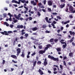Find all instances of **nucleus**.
Listing matches in <instances>:
<instances>
[{
  "mask_svg": "<svg viewBox=\"0 0 75 75\" xmlns=\"http://www.w3.org/2000/svg\"><path fill=\"white\" fill-rule=\"evenodd\" d=\"M48 58L50 59H52V60H53L54 61H59V59L58 58H54V57L51 56L50 55H49L48 56Z\"/></svg>",
  "mask_w": 75,
  "mask_h": 75,
  "instance_id": "nucleus-1",
  "label": "nucleus"
},
{
  "mask_svg": "<svg viewBox=\"0 0 75 75\" xmlns=\"http://www.w3.org/2000/svg\"><path fill=\"white\" fill-rule=\"evenodd\" d=\"M9 34H11V33H13V32L11 31H8V32H7L6 31H4V32H2L1 33L2 34H3V35H8Z\"/></svg>",
  "mask_w": 75,
  "mask_h": 75,
  "instance_id": "nucleus-2",
  "label": "nucleus"
},
{
  "mask_svg": "<svg viewBox=\"0 0 75 75\" xmlns=\"http://www.w3.org/2000/svg\"><path fill=\"white\" fill-rule=\"evenodd\" d=\"M16 51H17V55H18L21 52V49L20 48H18L17 49Z\"/></svg>",
  "mask_w": 75,
  "mask_h": 75,
  "instance_id": "nucleus-3",
  "label": "nucleus"
},
{
  "mask_svg": "<svg viewBox=\"0 0 75 75\" xmlns=\"http://www.w3.org/2000/svg\"><path fill=\"white\" fill-rule=\"evenodd\" d=\"M52 1H51L50 0H49L47 2V4L48 6H51L52 5Z\"/></svg>",
  "mask_w": 75,
  "mask_h": 75,
  "instance_id": "nucleus-4",
  "label": "nucleus"
},
{
  "mask_svg": "<svg viewBox=\"0 0 75 75\" xmlns=\"http://www.w3.org/2000/svg\"><path fill=\"white\" fill-rule=\"evenodd\" d=\"M69 10L70 11H74V7L71 5L69 6Z\"/></svg>",
  "mask_w": 75,
  "mask_h": 75,
  "instance_id": "nucleus-5",
  "label": "nucleus"
},
{
  "mask_svg": "<svg viewBox=\"0 0 75 75\" xmlns=\"http://www.w3.org/2000/svg\"><path fill=\"white\" fill-rule=\"evenodd\" d=\"M45 50H41L39 52V53L40 54H43L44 53H45Z\"/></svg>",
  "mask_w": 75,
  "mask_h": 75,
  "instance_id": "nucleus-6",
  "label": "nucleus"
},
{
  "mask_svg": "<svg viewBox=\"0 0 75 75\" xmlns=\"http://www.w3.org/2000/svg\"><path fill=\"white\" fill-rule=\"evenodd\" d=\"M38 72H39L40 75H43V74H44V73L41 69H39Z\"/></svg>",
  "mask_w": 75,
  "mask_h": 75,
  "instance_id": "nucleus-7",
  "label": "nucleus"
},
{
  "mask_svg": "<svg viewBox=\"0 0 75 75\" xmlns=\"http://www.w3.org/2000/svg\"><path fill=\"white\" fill-rule=\"evenodd\" d=\"M17 28H24V26L22 25H17Z\"/></svg>",
  "mask_w": 75,
  "mask_h": 75,
  "instance_id": "nucleus-8",
  "label": "nucleus"
},
{
  "mask_svg": "<svg viewBox=\"0 0 75 75\" xmlns=\"http://www.w3.org/2000/svg\"><path fill=\"white\" fill-rule=\"evenodd\" d=\"M69 32L70 33V35H73V36H75V33L74 32H72V31H70Z\"/></svg>",
  "mask_w": 75,
  "mask_h": 75,
  "instance_id": "nucleus-9",
  "label": "nucleus"
},
{
  "mask_svg": "<svg viewBox=\"0 0 75 75\" xmlns=\"http://www.w3.org/2000/svg\"><path fill=\"white\" fill-rule=\"evenodd\" d=\"M32 30L33 31H37L38 30V28L37 27H35L32 28Z\"/></svg>",
  "mask_w": 75,
  "mask_h": 75,
  "instance_id": "nucleus-10",
  "label": "nucleus"
},
{
  "mask_svg": "<svg viewBox=\"0 0 75 75\" xmlns=\"http://www.w3.org/2000/svg\"><path fill=\"white\" fill-rule=\"evenodd\" d=\"M45 20L47 21V23H51V22L50 21H49V20L48 19V17H47L45 18Z\"/></svg>",
  "mask_w": 75,
  "mask_h": 75,
  "instance_id": "nucleus-11",
  "label": "nucleus"
},
{
  "mask_svg": "<svg viewBox=\"0 0 75 75\" xmlns=\"http://www.w3.org/2000/svg\"><path fill=\"white\" fill-rule=\"evenodd\" d=\"M65 4H64L63 5L62 4L61 5H60L59 7L61 8H63L65 7Z\"/></svg>",
  "mask_w": 75,
  "mask_h": 75,
  "instance_id": "nucleus-12",
  "label": "nucleus"
},
{
  "mask_svg": "<svg viewBox=\"0 0 75 75\" xmlns=\"http://www.w3.org/2000/svg\"><path fill=\"white\" fill-rule=\"evenodd\" d=\"M21 17V14L19 13V14L18 15L17 17V19L18 20H20V18Z\"/></svg>",
  "mask_w": 75,
  "mask_h": 75,
  "instance_id": "nucleus-13",
  "label": "nucleus"
},
{
  "mask_svg": "<svg viewBox=\"0 0 75 75\" xmlns=\"http://www.w3.org/2000/svg\"><path fill=\"white\" fill-rule=\"evenodd\" d=\"M11 57H12V58H14V59H16V58H17V57L16 56L14 55H11Z\"/></svg>",
  "mask_w": 75,
  "mask_h": 75,
  "instance_id": "nucleus-14",
  "label": "nucleus"
},
{
  "mask_svg": "<svg viewBox=\"0 0 75 75\" xmlns=\"http://www.w3.org/2000/svg\"><path fill=\"white\" fill-rule=\"evenodd\" d=\"M69 57H73V53L72 52H71L69 54Z\"/></svg>",
  "mask_w": 75,
  "mask_h": 75,
  "instance_id": "nucleus-15",
  "label": "nucleus"
},
{
  "mask_svg": "<svg viewBox=\"0 0 75 75\" xmlns=\"http://www.w3.org/2000/svg\"><path fill=\"white\" fill-rule=\"evenodd\" d=\"M44 66H46L47 65L48 63H47V61H45L44 62Z\"/></svg>",
  "mask_w": 75,
  "mask_h": 75,
  "instance_id": "nucleus-16",
  "label": "nucleus"
},
{
  "mask_svg": "<svg viewBox=\"0 0 75 75\" xmlns=\"http://www.w3.org/2000/svg\"><path fill=\"white\" fill-rule=\"evenodd\" d=\"M56 50H57L58 52H60L61 51V49L59 48H57L56 49Z\"/></svg>",
  "mask_w": 75,
  "mask_h": 75,
  "instance_id": "nucleus-17",
  "label": "nucleus"
},
{
  "mask_svg": "<svg viewBox=\"0 0 75 75\" xmlns=\"http://www.w3.org/2000/svg\"><path fill=\"white\" fill-rule=\"evenodd\" d=\"M4 24H5V25H6V26H7V27H8V26H9V24H8V23H7V22H4Z\"/></svg>",
  "mask_w": 75,
  "mask_h": 75,
  "instance_id": "nucleus-18",
  "label": "nucleus"
},
{
  "mask_svg": "<svg viewBox=\"0 0 75 75\" xmlns=\"http://www.w3.org/2000/svg\"><path fill=\"white\" fill-rule=\"evenodd\" d=\"M22 54L21 55V57H24V56H25V55L24 54V53L23 52H22Z\"/></svg>",
  "mask_w": 75,
  "mask_h": 75,
  "instance_id": "nucleus-19",
  "label": "nucleus"
},
{
  "mask_svg": "<svg viewBox=\"0 0 75 75\" xmlns=\"http://www.w3.org/2000/svg\"><path fill=\"white\" fill-rule=\"evenodd\" d=\"M37 63V61H35L33 63V67H35V65H36V64Z\"/></svg>",
  "mask_w": 75,
  "mask_h": 75,
  "instance_id": "nucleus-20",
  "label": "nucleus"
},
{
  "mask_svg": "<svg viewBox=\"0 0 75 75\" xmlns=\"http://www.w3.org/2000/svg\"><path fill=\"white\" fill-rule=\"evenodd\" d=\"M8 16H9L10 18H11V17H13V15L11 14V13H8Z\"/></svg>",
  "mask_w": 75,
  "mask_h": 75,
  "instance_id": "nucleus-21",
  "label": "nucleus"
},
{
  "mask_svg": "<svg viewBox=\"0 0 75 75\" xmlns=\"http://www.w3.org/2000/svg\"><path fill=\"white\" fill-rule=\"evenodd\" d=\"M3 16L4 18H6L7 17V14L6 13H4L3 14Z\"/></svg>",
  "mask_w": 75,
  "mask_h": 75,
  "instance_id": "nucleus-22",
  "label": "nucleus"
},
{
  "mask_svg": "<svg viewBox=\"0 0 75 75\" xmlns=\"http://www.w3.org/2000/svg\"><path fill=\"white\" fill-rule=\"evenodd\" d=\"M37 13V15H38V16H41V13H40L38 11Z\"/></svg>",
  "mask_w": 75,
  "mask_h": 75,
  "instance_id": "nucleus-23",
  "label": "nucleus"
},
{
  "mask_svg": "<svg viewBox=\"0 0 75 75\" xmlns=\"http://www.w3.org/2000/svg\"><path fill=\"white\" fill-rule=\"evenodd\" d=\"M50 42H54V39L51 38L50 40Z\"/></svg>",
  "mask_w": 75,
  "mask_h": 75,
  "instance_id": "nucleus-24",
  "label": "nucleus"
},
{
  "mask_svg": "<svg viewBox=\"0 0 75 75\" xmlns=\"http://www.w3.org/2000/svg\"><path fill=\"white\" fill-rule=\"evenodd\" d=\"M28 33H26L25 35V36L27 38V37H28Z\"/></svg>",
  "mask_w": 75,
  "mask_h": 75,
  "instance_id": "nucleus-25",
  "label": "nucleus"
},
{
  "mask_svg": "<svg viewBox=\"0 0 75 75\" xmlns=\"http://www.w3.org/2000/svg\"><path fill=\"white\" fill-rule=\"evenodd\" d=\"M57 18H58V19H59V20H61V17H60L59 16H57Z\"/></svg>",
  "mask_w": 75,
  "mask_h": 75,
  "instance_id": "nucleus-26",
  "label": "nucleus"
},
{
  "mask_svg": "<svg viewBox=\"0 0 75 75\" xmlns=\"http://www.w3.org/2000/svg\"><path fill=\"white\" fill-rule=\"evenodd\" d=\"M63 63H64V65L65 66H67V64L66 63V62H65V61H63Z\"/></svg>",
  "mask_w": 75,
  "mask_h": 75,
  "instance_id": "nucleus-27",
  "label": "nucleus"
},
{
  "mask_svg": "<svg viewBox=\"0 0 75 75\" xmlns=\"http://www.w3.org/2000/svg\"><path fill=\"white\" fill-rule=\"evenodd\" d=\"M67 43H66V44H65V45H63V46L64 47V48H65V47H67Z\"/></svg>",
  "mask_w": 75,
  "mask_h": 75,
  "instance_id": "nucleus-28",
  "label": "nucleus"
},
{
  "mask_svg": "<svg viewBox=\"0 0 75 75\" xmlns=\"http://www.w3.org/2000/svg\"><path fill=\"white\" fill-rule=\"evenodd\" d=\"M12 3H17V1L13 0L12 1Z\"/></svg>",
  "mask_w": 75,
  "mask_h": 75,
  "instance_id": "nucleus-29",
  "label": "nucleus"
},
{
  "mask_svg": "<svg viewBox=\"0 0 75 75\" xmlns=\"http://www.w3.org/2000/svg\"><path fill=\"white\" fill-rule=\"evenodd\" d=\"M42 28H46V26L45 25H43L42 26Z\"/></svg>",
  "mask_w": 75,
  "mask_h": 75,
  "instance_id": "nucleus-30",
  "label": "nucleus"
},
{
  "mask_svg": "<svg viewBox=\"0 0 75 75\" xmlns=\"http://www.w3.org/2000/svg\"><path fill=\"white\" fill-rule=\"evenodd\" d=\"M65 11L66 12H68V8H66L65 9Z\"/></svg>",
  "mask_w": 75,
  "mask_h": 75,
  "instance_id": "nucleus-31",
  "label": "nucleus"
},
{
  "mask_svg": "<svg viewBox=\"0 0 75 75\" xmlns=\"http://www.w3.org/2000/svg\"><path fill=\"white\" fill-rule=\"evenodd\" d=\"M60 68H61V69H63V66L62 65H60Z\"/></svg>",
  "mask_w": 75,
  "mask_h": 75,
  "instance_id": "nucleus-32",
  "label": "nucleus"
},
{
  "mask_svg": "<svg viewBox=\"0 0 75 75\" xmlns=\"http://www.w3.org/2000/svg\"><path fill=\"white\" fill-rule=\"evenodd\" d=\"M38 47L39 48V49H42V45H40L38 46Z\"/></svg>",
  "mask_w": 75,
  "mask_h": 75,
  "instance_id": "nucleus-33",
  "label": "nucleus"
},
{
  "mask_svg": "<svg viewBox=\"0 0 75 75\" xmlns=\"http://www.w3.org/2000/svg\"><path fill=\"white\" fill-rule=\"evenodd\" d=\"M69 18H73V16H72V15H70L69 16Z\"/></svg>",
  "mask_w": 75,
  "mask_h": 75,
  "instance_id": "nucleus-34",
  "label": "nucleus"
},
{
  "mask_svg": "<svg viewBox=\"0 0 75 75\" xmlns=\"http://www.w3.org/2000/svg\"><path fill=\"white\" fill-rule=\"evenodd\" d=\"M46 46L47 47H51V44H48Z\"/></svg>",
  "mask_w": 75,
  "mask_h": 75,
  "instance_id": "nucleus-35",
  "label": "nucleus"
},
{
  "mask_svg": "<svg viewBox=\"0 0 75 75\" xmlns=\"http://www.w3.org/2000/svg\"><path fill=\"white\" fill-rule=\"evenodd\" d=\"M21 3H24L25 2V0H23L21 1Z\"/></svg>",
  "mask_w": 75,
  "mask_h": 75,
  "instance_id": "nucleus-36",
  "label": "nucleus"
},
{
  "mask_svg": "<svg viewBox=\"0 0 75 75\" xmlns=\"http://www.w3.org/2000/svg\"><path fill=\"white\" fill-rule=\"evenodd\" d=\"M37 64H41V62L40 61H38V62H37Z\"/></svg>",
  "mask_w": 75,
  "mask_h": 75,
  "instance_id": "nucleus-37",
  "label": "nucleus"
},
{
  "mask_svg": "<svg viewBox=\"0 0 75 75\" xmlns=\"http://www.w3.org/2000/svg\"><path fill=\"white\" fill-rule=\"evenodd\" d=\"M14 17H15V18H16V19H17V16L16 14H14Z\"/></svg>",
  "mask_w": 75,
  "mask_h": 75,
  "instance_id": "nucleus-38",
  "label": "nucleus"
},
{
  "mask_svg": "<svg viewBox=\"0 0 75 75\" xmlns=\"http://www.w3.org/2000/svg\"><path fill=\"white\" fill-rule=\"evenodd\" d=\"M32 35H38L37 33H33L32 34Z\"/></svg>",
  "mask_w": 75,
  "mask_h": 75,
  "instance_id": "nucleus-39",
  "label": "nucleus"
},
{
  "mask_svg": "<svg viewBox=\"0 0 75 75\" xmlns=\"http://www.w3.org/2000/svg\"><path fill=\"white\" fill-rule=\"evenodd\" d=\"M46 1H46V0H45L43 1V3H44V4H45V5L46 4Z\"/></svg>",
  "mask_w": 75,
  "mask_h": 75,
  "instance_id": "nucleus-40",
  "label": "nucleus"
},
{
  "mask_svg": "<svg viewBox=\"0 0 75 75\" xmlns=\"http://www.w3.org/2000/svg\"><path fill=\"white\" fill-rule=\"evenodd\" d=\"M48 11H49L50 12L51 11H52V10H51V8H48Z\"/></svg>",
  "mask_w": 75,
  "mask_h": 75,
  "instance_id": "nucleus-41",
  "label": "nucleus"
},
{
  "mask_svg": "<svg viewBox=\"0 0 75 75\" xmlns=\"http://www.w3.org/2000/svg\"><path fill=\"white\" fill-rule=\"evenodd\" d=\"M10 27L11 28H13V25H10Z\"/></svg>",
  "mask_w": 75,
  "mask_h": 75,
  "instance_id": "nucleus-42",
  "label": "nucleus"
},
{
  "mask_svg": "<svg viewBox=\"0 0 75 75\" xmlns=\"http://www.w3.org/2000/svg\"><path fill=\"white\" fill-rule=\"evenodd\" d=\"M30 39H31V40H35V39L33 37H31Z\"/></svg>",
  "mask_w": 75,
  "mask_h": 75,
  "instance_id": "nucleus-43",
  "label": "nucleus"
},
{
  "mask_svg": "<svg viewBox=\"0 0 75 75\" xmlns=\"http://www.w3.org/2000/svg\"><path fill=\"white\" fill-rule=\"evenodd\" d=\"M13 22H14V23H17V20H15L13 21Z\"/></svg>",
  "mask_w": 75,
  "mask_h": 75,
  "instance_id": "nucleus-44",
  "label": "nucleus"
},
{
  "mask_svg": "<svg viewBox=\"0 0 75 75\" xmlns=\"http://www.w3.org/2000/svg\"><path fill=\"white\" fill-rule=\"evenodd\" d=\"M67 58V57L66 56H64L63 57V59L64 60H65V59H66Z\"/></svg>",
  "mask_w": 75,
  "mask_h": 75,
  "instance_id": "nucleus-45",
  "label": "nucleus"
},
{
  "mask_svg": "<svg viewBox=\"0 0 75 75\" xmlns=\"http://www.w3.org/2000/svg\"><path fill=\"white\" fill-rule=\"evenodd\" d=\"M28 18L29 20H32V19H33V18H32V17H29Z\"/></svg>",
  "mask_w": 75,
  "mask_h": 75,
  "instance_id": "nucleus-46",
  "label": "nucleus"
},
{
  "mask_svg": "<svg viewBox=\"0 0 75 75\" xmlns=\"http://www.w3.org/2000/svg\"><path fill=\"white\" fill-rule=\"evenodd\" d=\"M58 39H56L54 40V42H57V41H58Z\"/></svg>",
  "mask_w": 75,
  "mask_h": 75,
  "instance_id": "nucleus-47",
  "label": "nucleus"
},
{
  "mask_svg": "<svg viewBox=\"0 0 75 75\" xmlns=\"http://www.w3.org/2000/svg\"><path fill=\"white\" fill-rule=\"evenodd\" d=\"M57 36H60V37H61L62 36V35L59 34H57Z\"/></svg>",
  "mask_w": 75,
  "mask_h": 75,
  "instance_id": "nucleus-48",
  "label": "nucleus"
},
{
  "mask_svg": "<svg viewBox=\"0 0 75 75\" xmlns=\"http://www.w3.org/2000/svg\"><path fill=\"white\" fill-rule=\"evenodd\" d=\"M16 4H20V2H18L17 1H16Z\"/></svg>",
  "mask_w": 75,
  "mask_h": 75,
  "instance_id": "nucleus-49",
  "label": "nucleus"
},
{
  "mask_svg": "<svg viewBox=\"0 0 75 75\" xmlns=\"http://www.w3.org/2000/svg\"><path fill=\"white\" fill-rule=\"evenodd\" d=\"M48 48H49V47H45V51H46V50H48Z\"/></svg>",
  "mask_w": 75,
  "mask_h": 75,
  "instance_id": "nucleus-50",
  "label": "nucleus"
},
{
  "mask_svg": "<svg viewBox=\"0 0 75 75\" xmlns=\"http://www.w3.org/2000/svg\"><path fill=\"white\" fill-rule=\"evenodd\" d=\"M59 73H62V69H60L59 70Z\"/></svg>",
  "mask_w": 75,
  "mask_h": 75,
  "instance_id": "nucleus-51",
  "label": "nucleus"
},
{
  "mask_svg": "<svg viewBox=\"0 0 75 75\" xmlns=\"http://www.w3.org/2000/svg\"><path fill=\"white\" fill-rule=\"evenodd\" d=\"M2 64H5V60H3Z\"/></svg>",
  "mask_w": 75,
  "mask_h": 75,
  "instance_id": "nucleus-52",
  "label": "nucleus"
},
{
  "mask_svg": "<svg viewBox=\"0 0 75 75\" xmlns=\"http://www.w3.org/2000/svg\"><path fill=\"white\" fill-rule=\"evenodd\" d=\"M35 55V52H34L31 54L32 56H34V55Z\"/></svg>",
  "mask_w": 75,
  "mask_h": 75,
  "instance_id": "nucleus-53",
  "label": "nucleus"
},
{
  "mask_svg": "<svg viewBox=\"0 0 75 75\" xmlns=\"http://www.w3.org/2000/svg\"><path fill=\"white\" fill-rule=\"evenodd\" d=\"M34 44H35V45H37V44H38V42H34Z\"/></svg>",
  "mask_w": 75,
  "mask_h": 75,
  "instance_id": "nucleus-54",
  "label": "nucleus"
},
{
  "mask_svg": "<svg viewBox=\"0 0 75 75\" xmlns=\"http://www.w3.org/2000/svg\"><path fill=\"white\" fill-rule=\"evenodd\" d=\"M20 38L21 39V40H22V39L24 38V37H23V36H21L20 37Z\"/></svg>",
  "mask_w": 75,
  "mask_h": 75,
  "instance_id": "nucleus-55",
  "label": "nucleus"
},
{
  "mask_svg": "<svg viewBox=\"0 0 75 75\" xmlns=\"http://www.w3.org/2000/svg\"><path fill=\"white\" fill-rule=\"evenodd\" d=\"M57 71H55L53 72V74H57Z\"/></svg>",
  "mask_w": 75,
  "mask_h": 75,
  "instance_id": "nucleus-56",
  "label": "nucleus"
},
{
  "mask_svg": "<svg viewBox=\"0 0 75 75\" xmlns=\"http://www.w3.org/2000/svg\"><path fill=\"white\" fill-rule=\"evenodd\" d=\"M52 14H53V15H57V13H53Z\"/></svg>",
  "mask_w": 75,
  "mask_h": 75,
  "instance_id": "nucleus-57",
  "label": "nucleus"
},
{
  "mask_svg": "<svg viewBox=\"0 0 75 75\" xmlns=\"http://www.w3.org/2000/svg\"><path fill=\"white\" fill-rule=\"evenodd\" d=\"M61 44H67V43L66 42H60Z\"/></svg>",
  "mask_w": 75,
  "mask_h": 75,
  "instance_id": "nucleus-58",
  "label": "nucleus"
},
{
  "mask_svg": "<svg viewBox=\"0 0 75 75\" xmlns=\"http://www.w3.org/2000/svg\"><path fill=\"white\" fill-rule=\"evenodd\" d=\"M38 6H42V4L41 3H39L38 4Z\"/></svg>",
  "mask_w": 75,
  "mask_h": 75,
  "instance_id": "nucleus-59",
  "label": "nucleus"
},
{
  "mask_svg": "<svg viewBox=\"0 0 75 75\" xmlns=\"http://www.w3.org/2000/svg\"><path fill=\"white\" fill-rule=\"evenodd\" d=\"M56 67L57 68H58V66H57V65H54V67Z\"/></svg>",
  "mask_w": 75,
  "mask_h": 75,
  "instance_id": "nucleus-60",
  "label": "nucleus"
},
{
  "mask_svg": "<svg viewBox=\"0 0 75 75\" xmlns=\"http://www.w3.org/2000/svg\"><path fill=\"white\" fill-rule=\"evenodd\" d=\"M72 45L73 46H75V44L74 42H72Z\"/></svg>",
  "mask_w": 75,
  "mask_h": 75,
  "instance_id": "nucleus-61",
  "label": "nucleus"
},
{
  "mask_svg": "<svg viewBox=\"0 0 75 75\" xmlns=\"http://www.w3.org/2000/svg\"><path fill=\"white\" fill-rule=\"evenodd\" d=\"M12 62H13L14 63H17V62H16L14 61V60H12Z\"/></svg>",
  "mask_w": 75,
  "mask_h": 75,
  "instance_id": "nucleus-62",
  "label": "nucleus"
},
{
  "mask_svg": "<svg viewBox=\"0 0 75 75\" xmlns=\"http://www.w3.org/2000/svg\"><path fill=\"white\" fill-rule=\"evenodd\" d=\"M54 71H57V68H56V67H54Z\"/></svg>",
  "mask_w": 75,
  "mask_h": 75,
  "instance_id": "nucleus-63",
  "label": "nucleus"
},
{
  "mask_svg": "<svg viewBox=\"0 0 75 75\" xmlns=\"http://www.w3.org/2000/svg\"><path fill=\"white\" fill-rule=\"evenodd\" d=\"M45 33H50V31H48V30H46Z\"/></svg>",
  "mask_w": 75,
  "mask_h": 75,
  "instance_id": "nucleus-64",
  "label": "nucleus"
}]
</instances>
